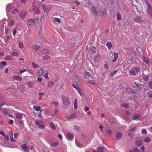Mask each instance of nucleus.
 <instances>
[{
  "instance_id": "f257e3e1",
  "label": "nucleus",
  "mask_w": 152,
  "mask_h": 152,
  "mask_svg": "<svg viewBox=\"0 0 152 152\" xmlns=\"http://www.w3.org/2000/svg\"><path fill=\"white\" fill-rule=\"evenodd\" d=\"M38 34L36 37L35 40H36L37 42L41 43L43 40L44 38L43 36V29L41 27L38 30Z\"/></svg>"
},
{
  "instance_id": "f03ea898",
  "label": "nucleus",
  "mask_w": 152,
  "mask_h": 152,
  "mask_svg": "<svg viewBox=\"0 0 152 152\" xmlns=\"http://www.w3.org/2000/svg\"><path fill=\"white\" fill-rule=\"evenodd\" d=\"M61 97L64 104L66 105H68L69 103L68 97L64 95H62Z\"/></svg>"
},
{
  "instance_id": "7ed1b4c3",
  "label": "nucleus",
  "mask_w": 152,
  "mask_h": 152,
  "mask_svg": "<svg viewBox=\"0 0 152 152\" xmlns=\"http://www.w3.org/2000/svg\"><path fill=\"white\" fill-rule=\"evenodd\" d=\"M38 21V18H36L34 19H29L27 20V25L28 26L31 25L35 24Z\"/></svg>"
},
{
  "instance_id": "20e7f679",
  "label": "nucleus",
  "mask_w": 152,
  "mask_h": 152,
  "mask_svg": "<svg viewBox=\"0 0 152 152\" xmlns=\"http://www.w3.org/2000/svg\"><path fill=\"white\" fill-rule=\"evenodd\" d=\"M13 6L12 4H9L6 6V10L7 13L8 12H10L13 8Z\"/></svg>"
},
{
  "instance_id": "39448f33",
  "label": "nucleus",
  "mask_w": 152,
  "mask_h": 152,
  "mask_svg": "<svg viewBox=\"0 0 152 152\" xmlns=\"http://www.w3.org/2000/svg\"><path fill=\"white\" fill-rule=\"evenodd\" d=\"M21 148L23 149V151L25 152H28V147L27 146L26 144H23L21 146Z\"/></svg>"
},
{
  "instance_id": "423d86ee",
  "label": "nucleus",
  "mask_w": 152,
  "mask_h": 152,
  "mask_svg": "<svg viewBox=\"0 0 152 152\" xmlns=\"http://www.w3.org/2000/svg\"><path fill=\"white\" fill-rule=\"evenodd\" d=\"M27 14V12L24 11H22L19 13V15L20 17L22 19L25 18Z\"/></svg>"
},
{
  "instance_id": "0eeeda50",
  "label": "nucleus",
  "mask_w": 152,
  "mask_h": 152,
  "mask_svg": "<svg viewBox=\"0 0 152 152\" xmlns=\"http://www.w3.org/2000/svg\"><path fill=\"white\" fill-rule=\"evenodd\" d=\"M66 138L68 140L71 141L73 139L74 135L72 134L68 133L66 136Z\"/></svg>"
},
{
  "instance_id": "6e6552de",
  "label": "nucleus",
  "mask_w": 152,
  "mask_h": 152,
  "mask_svg": "<svg viewBox=\"0 0 152 152\" xmlns=\"http://www.w3.org/2000/svg\"><path fill=\"white\" fill-rule=\"evenodd\" d=\"M73 87L75 88L78 91L79 93L80 96H82V94L81 93V90L80 88L78 87V86H76L74 83H73L72 84Z\"/></svg>"
},
{
  "instance_id": "1a4fd4ad",
  "label": "nucleus",
  "mask_w": 152,
  "mask_h": 152,
  "mask_svg": "<svg viewBox=\"0 0 152 152\" xmlns=\"http://www.w3.org/2000/svg\"><path fill=\"white\" fill-rule=\"evenodd\" d=\"M8 26L11 27L13 25L14 23V21L12 19H8L7 20Z\"/></svg>"
},
{
  "instance_id": "9d476101",
  "label": "nucleus",
  "mask_w": 152,
  "mask_h": 152,
  "mask_svg": "<svg viewBox=\"0 0 152 152\" xmlns=\"http://www.w3.org/2000/svg\"><path fill=\"white\" fill-rule=\"evenodd\" d=\"M148 12L149 14L152 17V8L150 6L149 4L148 3Z\"/></svg>"
},
{
  "instance_id": "9b49d317",
  "label": "nucleus",
  "mask_w": 152,
  "mask_h": 152,
  "mask_svg": "<svg viewBox=\"0 0 152 152\" xmlns=\"http://www.w3.org/2000/svg\"><path fill=\"white\" fill-rule=\"evenodd\" d=\"M91 9L92 13H93L94 15H98V12H97L94 6H92L91 7Z\"/></svg>"
},
{
  "instance_id": "f8f14e48",
  "label": "nucleus",
  "mask_w": 152,
  "mask_h": 152,
  "mask_svg": "<svg viewBox=\"0 0 152 152\" xmlns=\"http://www.w3.org/2000/svg\"><path fill=\"white\" fill-rule=\"evenodd\" d=\"M39 48V46L36 44H35L31 48L32 50H33V49H34L36 51L38 50Z\"/></svg>"
},
{
  "instance_id": "ddd939ff",
  "label": "nucleus",
  "mask_w": 152,
  "mask_h": 152,
  "mask_svg": "<svg viewBox=\"0 0 152 152\" xmlns=\"http://www.w3.org/2000/svg\"><path fill=\"white\" fill-rule=\"evenodd\" d=\"M135 143L136 145L139 146L142 145V141L139 139H138L136 140Z\"/></svg>"
},
{
  "instance_id": "4468645a",
  "label": "nucleus",
  "mask_w": 152,
  "mask_h": 152,
  "mask_svg": "<svg viewBox=\"0 0 152 152\" xmlns=\"http://www.w3.org/2000/svg\"><path fill=\"white\" fill-rule=\"evenodd\" d=\"M16 118L18 119H21L23 118L22 114L20 113H17L15 114Z\"/></svg>"
},
{
  "instance_id": "2eb2a0df",
  "label": "nucleus",
  "mask_w": 152,
  "mask_h": 152,
  "mask_svg": "<svg viewBox=\"0 0 152 152\" xmlns=\"http://www.w3.org/2000/svg\"><path fill=\"white\" fill-rule=\"evenodd\" d=\"M113 56L114 57V58L113 60L112 61L113 62H114L116 61L118 57V53L115 52L114 53H113Z\"/></svg>"
},
{
  "instance_id": "dca6fc26",
  "label": "nucleus",
  "mask_w": 152,
  "mask_h": 152,
  "mask_svg": "<svg viewBox=\"0 0 152 152\" xmlns=\"http://www.w3.org/2000/svg\"><path fill=\"white\" fill-rule=\"evenodd\" d=\"M7 64V63L5 61H2L0 63V70L4 68L3 66H5Z\"/></svg>"
},
{
  "instance_id": "f3484780",
  "label": "nucleus",
  "mask_w": 152,
  "mask_h": 152,
  "mask_svg": "<svg viewBox=\"0 0 152 152\" xmlns=\"http://www.w3.org/2000/svg\"><path fill=\"white\" fill-rule=\"evenodd\" d=\"M33 9L35 13L38 14L39 13L40 10L38 7L35 6L34 7Z\"/></svg>"
},
{
  "instance_id": "a211bd4d",
  "label": "nucleus",
  "mask_w": 152,
  "mask_h": 152,
  "mask_svg": "<svg viewBox=\"0 0 152 152\" xmlns=\"http://www.w3.org/2000/svg\"><path fill=\"white\" fill-rule=\"evenodd\" d=\"M75 113H73L70 114L69 116L67 117V118L68 120H69L70 119H72L74 118H75Z\"/></svg>"
},
{
  "instance_id": "6ab92c4d",
  "label": "nucleus",
  "mask_w": 152,
  "mask_h": 152,
  "mask_svg": "<svg viewBox=\"0 0 152 152\" xmlns=\"http://www.w3.org/2000/svg\"><path fill=\"white\" fill-rule=\"evenodd\" d=\"M42 8L43 10H44L45 12H49V9L48 7L45 4H43L42 5Z\"/></svg>"
},
{
  "instance_id": "aec40b11",
  "label": "nucleus",
  "mask_w": 152,
  "mask_h": 152,
  "mask_svg": "<svg viewBox=\"0 0 152 152\" xmlns=\"http://www.w3.org/2000/svg\"><path fill=\"white\" fill-rule=\"evenodd\" d=\"M135 22L139 23L141 21V18L139 16H137L134 19Z\"/></svg>"
},
{
  "instance_id": "412c9836",
  "label": "nucleus",
  "mask_w": 152,
  "mask_h": 152,
  "mask_svg": "<svg viewBox=\"0 0 152 152\" xmlns=\"http://www.w3.org/2000/svg\"><path fill=\"white\" fill-rule=\"evenodd\" d=\"M44 71L42 69H40L37 72V74L39 76H42L44 73Z\"/></svg>"
},
{
  "instance_id": "4be33fe9",
  "label": "nucleus",
  "mask_w": 152,
  "mask_h": 152,
  "mask_svg": "<svg viewBox=\"0 0 152 152\" xmlns=\"http://www.w3.org/2000/svg\"><path fill=\"white\" fill-rule=\"evenodd\" d=\"M13 78L14 79L19 81H21L22 80V78L20 76L18 75H14L13 77Z\"/></svg>"
},
{
  "instance_id": "5701e85b",
  "label": "nucleus",
  "mask_w": 152,
  "mask_h": 152,
  "mask_svg": "<svg viewBox=\"0 0 152 152\" xmlns=\"http://www.w3.org/2000/svg\"><path fill=\"white\" fill-rule=\"evenodd\" d=\"M140 117V115L139 114H137L133 116L132 117V119L133 120H136L137 119L139 118Z\"/></svg>"
},
{
  "instance_id": "b1692460",
  "label": "nucleus",
  "mask_w": 152,
  "mask_h": 152,
  "mask_svg": "<svg viewBox=\"0 0 152 152\" xmlns=\"http://www.w3.org/2000/svg\"><path fill=\"white\" fill-rule=\"evenodd\" d=\"M54 85V83L52 81H50L48 82V86L50 88L53 86Z\"/></svg>"
},
{
  "instance_id": "393cba45",
  "label": "nucleus",
  "mask_w": 152,
  "mask_h": 152,
  "mask_svg": "<svg viewBox=\"0 0 152 152\" xmlns=\"http://www.w3.org/2000/svg\"><path fill=\"white\" fill-rule=\"evenodd\" d=\"M4 59L9 61L12 60L13 59V57L10 55H8L5 57Z\"/></svg>"
},
{
  "instance_id": "a878e982",
  "label": "nucleus",
  "mask_w": 152,
  "mask_h": 152,
  "mask_svg": "<svg viewBox=\"0 0 152 152\" xmlns=\"http://www.w3.org/2000/svg\"><path fill=\"white\" fill-rule=\"evenodd\" d=\"M3 113L5 115H7L8 114V109L4 108L2 110Z\"/></svg>"
},
{
  "instance_id": "bb28decb",
  "label": "nucleus",
  "mask_w": 152,
  "mask_h": 152,
  "mask_svg": "<svg viewBox=\"0 0 152 152\" xmlns=\"http://www.w3.org/2000/svg\"><path fill=\"white\" fill-rule=\"evenodd\" d=\"M129 74L130 75L133 76H135L136 75V72L133 69L132 70L129 71Z\"/></svg>"
},
{
  "instance_id": "cd10ccee",
  "label": "nucleus",
  "mask_w": 152,
  "mask_h": 152,
  "mask_svg": "<svg viewBox=\"0 0 152 152\" xmlns=\"http://www.w3.org/2000/svg\"><path fill=\"white\" fill-rule=\"evenodd\" d=\"M10 54L12 56H18L19 55V53L17 52L13 51L10 53Z\"/></svg>"
},
{
  "instance_id": "c85d7f7f",
  "label": "nucleus",
  "mask_w": 152,
  "mask_h": 152,
  "mask_svg": "<svg viewBox=\"0 0 152 152\" xmlns=\"http://www.w3.org/2000/svg\"><path fill=\"white\" fill-rule=\"evenodd\" d=\"M106 45L109 50L111 49L112 48V44L110 42H107L106 43Z\"/></svg>"
},
{
  "instance_id": "c756f323",
  "label": "nucleus",
  "mask_w": 152,
  "mask_h": 152,
  "mask_svg": "<svg viewBox=\"0 0 152 152\" xmlns=\"http://www.w3.org/2000/svg\"><path fill=\"white\" fill-rule=\"evenodd\" d=\"M18 45L19 48L21 49H23L24 48L23 43L22 42L19 41Z\"/></svg>"
},
{
  "instance_id": "7c9ffc66",
  "label": "nucleus",
  "mask_w": 152,
  "mask_h": 152,
  "mask_svg": "<svg viewBox=\"0 0 152 152\" xmlns=\"http://www.w3.org/2000/svg\"><path fill=\"white\" fill-rule=\"evenodd\" d=\"M75 143L76 145L79 147L82 148L84 147L85 146L82 145L81 143L80 142H77L76 140H75Z\"/></svg>"
},
{
  "instance_id": "2f4dec72",
  "label": "nucleus",
  "mask_w": 152,
  "mask_h": 152,
  "mask_svg": "<svg viewBox=\"0 0 152 152\" xmlns=\"http://www.w3.org/2000/svg\"><path fill=\"white\" fill-rule=\"evenodd\" d=\"M74 108L76 110L77 109V101L76 99H75L74 100Z\"/></svg>"
},
{
  "instance_id": "473e14b6",
  "label": "nucleus",
  "mask_w": 152,
  "mask_h": 152,
  "mask_svg": "<svg viewBox=\"0 0 152 152\" xmlns=\"http://www.w3.org/2000/svg\"><path fill=\"white\" fill-rule=\"evenodd\" d=\"M122 135V134L121 132H118L117 134L116 138L118 140L119 139Z\"/></svg>"
},
{
  "instance_id": "72a5a7b5",
  "label": "nucleus",
  "mask_w": 152,
  "mask_h": 152,
  "mask_svg": "<svg viewBox=\"0 0 152 152\" xmlns=\"http://www.w3.org/2000/svg\"><path fill=\"white\" fill-rule=\"evenodd\" d=\"M50 125L53 129L55 130L56 129L54 124L53 122H50Z\"/></svg>"
},
{
  "instance_id": "f704fd0d",
  "label": "nucleus",
  "mask_w": 152,
  "mask_h": 152,
  "mask_svg": "<svg viewBox=\"0 0 152 152\" xmlns=\"http://www.w3.org/2000/svg\"><path fill=\"white\" fill-rule=\"evenodd\" d=\"M35 123L36 125L37 126H39L40 124H42L43 123V122L42 121L37 120L35 121Z\"/></svg>"
},
{
  "instance_id": "c9c22d12",
  "label": "nucleus",
  "mask_w": 152,
  "mask_h": 152,
  "mask_svg": "<svg viewBox=\"0 0 152 152\" xmlns=\"http://www.w3.org/2000/svg\"><path fill=\"white\" fill-rule=\"evenodd\" d=\"M98 151L99 152H103L104 151V147H99L97 149Z\"/></svg>"
},
{
  "instance_id": "e433bc0d",
  "label": "nucleus",
  "mask_w": 152,
  "mask_h": 152,
  "mask_svg": "<svg viewBox=\"0 0 152 152\" xmlns=\"http://www.w3.org/2000/svg\"><path fill=\"white\" fill-rule=\"evenodd\" d=\"M33 108L35 109L37 111H38L40 110V107L39 106L35 105L34 106Z\"/></svg>"
},
{
  "instance_id": "4c0bfd02",
  "label": "nucleus",
  "mask_w": 152,
  "mask_h": 152,
  "mask_svg": "<svg viewBox=\"0 0 152 152\" xmlns=\"http://www.w3.org/2000/svg\"><path fill=\"white\" fill-rule=\"evenodd\" d=\"M116 15L117 20H121V14L120 13H117Z\"/></svg>"
},
{
  "instance_id": "58836bf2",
  "label": "nucleus",
  "mask_w": 152,
  "mask_h": 152,
  "mask_svg": "<svg viewBox=\"0 0 152 152\" xmlns=\"http://www.w3.org/2000/svg\"><path fill=\"white\" fill-rule=\"evenodd\" d=\"M90 73L87 72H85L84 73V75L85 77H87L90 76Z\"/></svg>"
},
{
  "instance_id": "ea45409f",
  "label": "nucleus",
  "mask_w": 152,
  "mask_h": 152,
  "mask_svg": "<svg viewBox=\"0 0 152 152\" xmlns=\"http://www.w3.org/2000/svg\"><path fill=\"white\" fill-rule=\"evenodd\" d=\"M101 56L100 55H97L94 58V61H98L99 59L100 58Z\"/></svg>"
},
{
  "instance_id": "a19ab883",
  "label": "nucleus",
  "mask_w": 152,
  "mask_h": 152,
  "mask_svg": "<svg viewBox=\"0 0 152 152\" xmlns=\"http://www.w3.org/2000/svg\"><path fill=\"white\" fill-rule=\"evenodd\" d=\"M58 142H54L51 144V146L52 147H54L58 145Z\"/></svg>"
},
{
  "instance_id": "79ce46f5",
  "label": "nucleus",
  "mask_w": 152,
  "mask_h": 152,
  "mask_svg": "<svg viewBox=\"0 0 152 152\" xmlns=\"http://www.w3.org/2000/svg\"><path fill=\"white\" fill-rule=\"evenodd\" d=\"M19 12V10L17 9H14L12 11V13H14L15 14H18Z\"/></svg>"
},
{
  "instance_id": "37998d69",
  "label": "nucleus",
  "mask_w": 152,
  "mask_h": 152,
  "mask_svg": "<svg viewBox=\"0 0 152 152\" xmlns=\"http://www.w3.org/2000/svg\"><path fill=\"white\" fill-rule=\"evenodd\" d=\"M50 58V57L48 55H45V56H43L42 57V58L43 60H46L47 59H48Z\"/></svg>"
},
{
  "instance_id": "c03bdc74",
  "label": "nucleus",
  "mask_w": 152,
  "mask_h": 152,
  "mask_svg": "<svg viewBox=\"0 0 152 152\" xmlns=\"http://www.w3.org/2000/svg\"><path fill=\"white\" fill-rule=\"evenodd\" d=\"M150 139L149 137H147L145 139L144 141L145 142H149L150 141Z\"/></svg>"
},
{
  "instance_id": "a18cd8bd",
  "label": "nucleus",
  "mask_w": 152,
  "mask_h": 152,
  "mask_svg": "<svg viewBox=\"0 0 152 152\" xmlns=\"http://www.w3.org/2000/svg\"><path fill=\"white\" fill-rule=\"evenodd\" d=\"M27 71V70L26 69H23V70H20V72L18 73L20 75L24 72Z\"/></svg>"
},
{
  "instance_id": "49530a36",
  "label": "nucleus",
  "mask_w": 152,
  "mask_h": 152,
  "mask_svg": "<svg viewBox=\"0 0 152 152\" xmlns=\"http://www.w3.org/2000/svg\"><path fill=\"white\" fill-rule=\"evenodd\" d=\"M133 69L134 71L135 72H138L140 70L139 67H134L133 68Z\"/></svg>"
},
{
  "instance_id": "de8ad7c7",
  "label": "nucleus",
  "mask_w": 152,
  "mask_h": 152,
  "mask_svg": "<svg viewBox=\"0 0 152 152\" xmlns=\"http://www.w3.org/2000/svg\"><path fill=\"white\" fill-rule=\"evenodd\" d=\"M122 106L124 108H127L128 107L129 105L127 104L124 103L122 104Z\"/></svg>"
},
{
  "instance_id": "09e8293b",
  "label": "nucleus",
  "mask_w": 152,
  "mask_h": 152,
  "mask_svg": "<svg viewBox=\"0 0 152 152\" xmlns=\"http://www.w3.org/2000/svg\"><path fill=\"white\" fill-rule=\"evenodd\" d=\"M143 60H144V61L146 64H148L149 63V61L146 58L144 57L143 58Z\"/></svg>"
},
{
  "instance_id": "8fccbe9b",
  "label": "nucleus",
  "mask_w": 152,
  "mask_h": 152,
  "mask_svg": "<svg viewBox=\"0 0 152 152\" xmlns=\"http://www.w3.org/2000/svg\"><path fill=\"white\" fill-rule=\"evenodd\" d=\"M32 65L33 67L34 68H37L38 67V65L35 63H32Z\"/></svg>"
},
{
  "instance_id": "3c124183",
  "label": "nucleus",
  "mask_w": 152,
  "mask_h": 152,
  "mask_svg": "<svg viewBox=\"0 0 152 152\" xmlns=\"http://www.w3.org/2000/svg\"><path fill=\"white\" fill-rule=\"evenodd\" d=\"M117 71L116 70H115L114 71L111 72L110 73V75H111L112 76H113L116 73Z\"/></svg>"
},
{
  "instance_id": "603ef678",
  "label": "nucleus",
  "mask_w": 152,
  "mask_h": 152,
  "mask_svg": "<svg viewBox=\"0 0 152 152\" xmlns=\"http://www.w3.org/2000/svg\"><path fill=\"white\" fill-rule=\"evenodd\" d=\"M142 133L144 134H146L147 133V132L146 129H143L142 130Z\"/></svg>"
},
{
  "instance_id": "864d4df0",
  "label": "nucleus",
  "mask_w": 152,
  "mask_h": 152,
  "mask_svg": "<svg viewBox=\"0 0 152 152\" xmlns=\"http://www.w3.org/2000/svg\"><path fill=\"white\" fill-rule=\"evenodd\" d=\"M107 132L109 135H111V134H112V131H111L110 130H109V129H108L107 131Z\"/></svg>"
},
{
  "instance_id": "5fc2aeb1",
  "label": "nucleus",
  "mask_w": 152,
  "mask_h": 152,
  "mask_svg": "<svg viewBox=\"0 0 152 152\" xmlns=\"http://www.w3.org/2000/svg\"><path fill=\"white\" fill-rule=\"evenodd\" d=\"M48 72H47L45 74V75H44V77L46 78V79H48Z\"/></svg>"
},
{
  "instance_id": "6e6d98bb",
  "label": "nucleus",
  "mask_w": 152,
  "mask_h": 152,
  "mask_svg": "<svg viewBox=\"0 0 152 152\" xmlns=\"http://www.w3.org/2000/svg\"><path fill=\"white\" fill-rule=\"evenodd\" d=\"M126 90L129 92H132L134 91L131 89L129 88H126Z\"/></svg>"
},
{
  "instance_id": "4d7b16f0",
  "label": "nucleus",
  "mask_w": 152,
  "mask_h": 152,
  "mask_svg": "<svg viewBox=\"0 0 152 152\" xmlns=\"http://www.w3.org/2000/svg\"><path fill=\"white\" fill-rule=\"evenodd\" d=\"M45 52L46 53H47L48 52V50L47 49H44L42 51V53L43 54H45Z\"/></svg>"
},
{
  "instance_id": "13d9d810",
  "label": "nucleus",
  "mask_w": 152,
  "mask_h": 152,
  "mask_svg": "<svg viewBox=\"0 0 152 152\" xmlns=\"http://www.w3.org/2000/svg\"><path fill=\"white\" fill-rule=\"evenodd\" d=\"M39 128L40 129H43L44 128L45 126L43 125L40 124L39 126Z\"/></svg>"
},
{
  "instance_id": "bf43d9fd",
  "label": "nucleus",
  "mask_w": 152,
  "mask_h": 152,
  "mask_svg": "<svg viewBox=\"0 0 152 152\" xmlns=\"http://www.w3.org/2000/svg\"><path fill=\"white\" fill-rule=\"evenodd\" d=\"M54 19L55 21V22H58V23H59L60 21V19L59 18H55Z\"/></svg>"
},
{
  "instance_id": "052dcab7",
  "label": "nucleus",
  "mask_w": 152,
  "mask_h": 152,
  "mask_svg": "<svg viewBox=\"0 0 152 152\" xmlns=\"http://www.w3.org/2000/svg\"><path fill=\"white\" fill-rule=\"evenodd\" d=\"M149 77L148 76H145L143 78V79L145 81H147L148 80Z\"/></svg>"
},
{
  "instance_id": "680f3d73",
  "label": "nucleus",
  "mask_w": 152,
  "mask_h": 152,
  "mask_svg": "<svg viewBox=\"0 0 152 152\" xmlns=\"http://www.w3.org/2000/svg\"><path fill=\"white\" fill-rule=\"evenodd\" d=\"M108 64L107 63H106L104 65V68L106 69H108Z\"/></svg>"
},
{
  "instance_id": "e2e57ef3",
  "label": "nucleus",
  "mask_w": 152,
  "mask_h": 152,
  "mask_svg": "<svg viewBox=\"0 0 152 152\" xmlns=\"http://www.w3.org/2000/svg\"><path fill=\"white\" fill-rule=\"evenodd\" d=\"M148 95L149 98H151L152 97V94L151 92H148Z\"/></svg>"
},
{
  "instance_id": "0e129e2a",
  "label": "nucleus",
  "mask_w": 152,
  "mask_h": 152,
  "mask_svg": "<svg viewBox=\"0 0 152 152\" xmlns=\"http://www.w3.org/2000/svg\"><path fill=\"white\" fill-rule=\"evenodd\" d=\"M145 148L144 146H142L141 148V150L142 152H145Z\"/></svg>"
},
{
  "instance_id": "69168bd1",
  "label": "nucleus",
  "mask_w": 152,
  "mask_h": 152,
  "mask_svg": "<svg viewBox=\"0 0 152 152\" xmlns=\"http://www.w3.org/2000/svg\"><path fill=\"white\" fill-rule=\"evenodd\" d=\"M52 104H54L56 106H58L59 105V103L58 102H55L52 103Z\"/></svg>"
},
{
  "instance_id": "338daca9",
  "label": "nucleus",
  "mask_w": 152,
  "mask_h": 152,
  "mask_svg": "<svg viewBox=\"0 0 152 152\" xmlns=\"http://www.w3.org/2000/svg\"><path fill=\"white\" fill-rule=\"evenodd\" d=\"M9 29L8 28H5V34H7L8 33Z\"/></svg>"
},
{
  "instance_id": "774afa93",
  "label": "nucleus",
  "mask_w": 152,
  "mask_h": 152,
  "mask_svg": "<svg viewBox=\"0 0 152 152\" xmlns=\"http://www.w3.org/2000/svg\"><path fill=\"white\" fill-rule=\"evenodd\" d=\"M134 83L135 85V86H134V87L135 88L138 86V85L137 83H136V82H134Z\"/></svg>"
}]
</instances>
